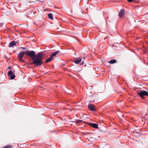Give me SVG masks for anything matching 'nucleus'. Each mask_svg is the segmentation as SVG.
<instances>
[{"label":"nucleus","mask_w":148,"mask_h":148,"mask_svg":"<svg viewBox=\"0 0 148 148\" xmlns=\"http://www.w3.org/2000/svg\"><path fill=\"white\" fill-rule=\"evenodd\" d=\"M25 53L32 59L33 63L34 64L35 66H38L42 64L43 58L42 53L40 52L36 55L34 51L27 50L25 51Z\"/></svg>","instance_id":"nucleus-1"},{"label":"nucleus","mask_w":148,"mask_h":148,"mask_svg":"<svg viewBox=\"0 0 148 148\" xmlns=\"http://www.w3.org/2000/svg\"><path fill=\"white\" fill-rule=\"evenodd\" d=\"M2 24H0V27H2Z\"/></svg>","instance_id":"nucleus-19"},{"label":"nucleus","mask_w":148,"mask_h":148,"mask_svg":"<svg viewBox=\"0 0 148 148\" xmlns=\"http://www.w3.org/2000/svg\"><path fill=\"white\" fill-rule=\"evenodd\" d=\"M48 16L49 18H50V19H52V20L53 19V15L51 13H49L48 14Z\"/></svg>","instance_id":"nucleus-13"},{"label":"nucleus","mask_w":148,"mask_h":148,"mask_svg":"<svg viewBox=\"0 0 148 148\" xmlns=\"http://www.w3.org/2000/svg\"><path fill=\"white\" fill-rule=\"evenodd\" d=\"M137 94L142 98H143L144 96H148V92L145 90H140L137 92Z\"/></svg>","instance_id":"nucleus-2"},{"label":"nucleus","mask_w":148,"mask_h":148,"mask_svg":"<svg viewBox=\"0 0 148 148\" xmlns=\"http://www.w3.org/2000/svg\"><path fill=\"white\" fill-rule=\"evenodd\" d=\"M88 107L89 109L91 111H95V107L92 104H89L88 105Z\"/></svg>","instance_id":"nucleus-5"},{"label":"nucleus","mask_w":148,"mask_h":148,"mask_svg":"<svg viewBox=\"0 0 148 148\" xmlns=\"http://www.w3.org/2000/svg\"><path fill=\"white\" fill-rule=\"evenodd\" d=\"M59 53L60 51H57L51 53L50 54V55L52 56V57H53L56 56L57 54Z\"/></svg>","instance_id":"nucleus-9"},{"label":"nucleus","mask_w":148,"mask_h":148,"mask_svg":"<svg viewBox=\"0 0 148 148\" xmlns=\"http://www.w3.org/2000/svg\"><path fill=\"white\" fill-rule=\"evenodd\" d=\"M8 68L9 69H11V68L10 66H9Z\"/></svg>","instance_id":"nucleus-18"},{"label":"nucleus","mask_w":148,"mask_h":148,"mask_svg":"<svg viewBox=\"0 0 148 148\" xmlns=\"http://www.w3.org/2000/svg\"><path fill=\"white\" fill-rule=\"evenodd\" d=\"M128 2H131L133 1V0H127Z\"/></svg>","instance_id":"nucleus-17"},{"label":"nucleus","mask_w":148,"mask_h":148,"mask_svg":"<svg viewBox=\"0 0 148 148\" xmlns=\"http://www.w3.org/2000/svg\"><path fill=\"white\" fill-rule=\"evenodd\" d=\"M125 13V10L124 9H122L121 10L119 14V16L121 18L124 15Z\"/></svg>","instance_id":"nucleus-7"},{"label":"nucleus","mask_w":148,"mask_h":148,"mask_svg":"<svg viewBox=\"0 0 148 148\" xmlns=\"http://www.w3.org/2000/svg\"><path fill=\"white\" fill-rule=\"evenodd\" d=\"M25 54H26L25 51H24L23 52L20 53L18 55V59L20 61H21L22 62H23V61H24L22 59L24 55Z\"/></svg>","instance_id":"nucleus-3"},{"label":"nucleus","mask_w":148,"mask_h":148,"mask_svg":"<svg viewBox=\"0 0 148 148\" xmlns=\"http://www.w3.org/2000/svg\"><path fill=\"white\" fill-rule=\"evenodd\" d=\"M89 125L95 128H97L98 127V124L96 123H89L88 124Z\"/></svg>","instance_id":"nucleus-6"},{"label":"nucleus","mask_w":148,"mask_h":148,"mask_svg":"<svg viewBox=\"0 0 148 148\" xmlns=\"http://www.w3.org/2000/svg\"><path fill=\"white\" fill-rule=\"evenodd\" d=\"M82 60V59L79 58L77 60H75L74 62H75L76 64H78L80 63Z\"/></svg>","instance_id":"nucleus-11"},{"label":"nucleus","mask_w":148,"mask_h":148,"mask_svg":"<svg viewBox=\"0 0 148 148\" xmlns=\"http://www.w3.org/2000/svg\"><path fill=\"white\" fill-rule=\"evenodd\" d=\"M12 145H7L2 148H12Z\"/></svg>","instance_id":"nucleus-14"},{"label":"nucleus","mask_w":148,"mask_h":148,"mask_svg":"<svg viewBox=\"0 0 148 148\" xmlns=\"http://www.w3.org/2000/svg\"><path fill=\"white\" fill-rule=\"evenodd\" d=\"M116 60L115 59L110 60L108 62V63L111 64H113L116 62Z\"/></svg>","instance_id":"nucleus-12"},{"label":"nucleus","mask_w":148,"mask_h":148,"mask_svg":"<svg viewBox=\"0 0 148 148\" xmlns=\"http://www.w3.org/2000/svg\"><path fill=\"white\" fill-rule=\"evenodd\" d=\"M76 123H82V121L81 120H77L76 121Z\"/></svg>","instance_id":"nucleus-15"},{"label":"nucleus","mask_w":148,"mask_h":148,"mask_svg":"<svg viewBox=\"0 0 148 148\" xmlns=\"http://www.w3.org/2000/svg\"><path fill=\"white\" fill-rule=\"evenodd\" d=\"M16 44V42L15 41H12L9 44V47H12Z\"/></svg>","instance_id":"nucleus-8"},{"label":"nucleus","mask_w":148,"mask_h":148,"mask_svg":"<svg viewBox=\"0 0 148 148\" xmlns=\"http://www.w3.org/2000/svg\"><path fill=\"white\" fill-rule=\"evenodd\" d=\"M54 59L53 57H52V56H51L50 55V56L49 58H48L47 59L45 60V62L47 63H48L50 62L52 60H53Z\"/></svg>","instance_id":"nucleus-10"},{"label":"nucleus","mask_w":148,"mask_h":148,"mask_svg":"<svg viewBox=\"0 0 148 148\" xmlns=\"http://www.w3.org/2000/svg\"><path fill=\"white\" fill-rule=\"evenodd\" d=\"M14 72V70H12L10 71L8 73V75L9 76H10L11 79H13L15 78V75H13V73Z\"/></svg>","instance_id":"nucleus-4"},{"label":"nucleus","mask_w":148,"mask_h":148,"mask_svg":"<svg viewBox=\"0 0 148 148\" xmlns=\"http://www.w3.org/2000/svg\"><path fill=\"white\" fill-rule=\"evenodd\" d=\"M21 48L23 50H26L27 49V48L26 47H21Z\"/></svg>","instance_id":"nucleus-16"}]
</instances>
